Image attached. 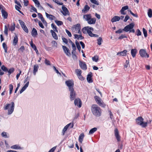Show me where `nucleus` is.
<instances>
[{
    "label": "nucleus",
    "instance_id": "47",
    "mask_svg": "<svg viewBox=\"0 0 152 152\" xmlns=\"http://www.w3.org/2000/svg\"><path fill=\"white\" fill-rule=\"evenodd\" d=\"M18 21L21 27L25 26L24 23L22 20H19Z\"/></svg>",
    "mask_w": 152,
    "mask_h": 152
},
{
    "label": "nucleus",
    "instance_id": "51",
    "mask_svg": "<svg viewBox=\"0 0 152 152\" xmlns=\"http://www.w3.org/2000/svg\"><path fill=\"white\" fill-rule=\"evenodd\" d=\"M142 31L143 32V34H144V36L145 37H147V31L146 29L143 28L142 29Z\"/></svg>",
    "mask_w": 152,
    "mask_h": 152
},
{
    "label": "nucleus",
    "instance_id": "55",
    "mask_svg": "<svg viewBox=\"0 0 152 152\" xmlns=\"http://www.w3.org/2000/svg\"><path fill=\"white\" fill-rule=\"evenodd\" d=\"M8 28L6 26H5L4 33L7 35H8Z\"/></svg>",
    "mask_w": 152,
    "mask_h": 152
},
{
    "label": "nucleus",
    "instance_id": "50",
    "mask_svg": "<svg viewBox=\"0 0 152 152\" xmlns=\"http://www.w3.org/2000/svg\"><path fill=\"white\" fill-rule=\"evenodd\" d=\"M102 40V38L101 37H100L97 39V43L99 45H100L101 44V42Z\"/></svg>",
    "mask_w": 152,
    "mask_h": 152
},
{
    "label": "nucleus",
    "instance_id": "26",
    "mask_svg": "<svg viewBox=\"0 0 152 152\" xmlns=\"http://www.w3.org/2000/svg\"><path fill=\"white\" fill-rule=\"evenodd\" d=\"M96 21V19L95 18H91V19L88 22V23L89 24H94Z\"/></svg>",
    "mask_w": 152,
    "mask_h": 152
},
{
    "label": "nucleus",
    "instance_id": "56",
    "mask_svg": "<svg viewBox=\"0 0 152 152\" xmlns=\"http://www.w3.org/2000/svg\"><path fill=\"white\" fill-rule=\"evenodd\" d=\"M136 34L137 36H140L141 34V32L140 30L138 29L136 31Z\"/></svg>",
    "mask_w": 152,
    "mask_h": 152
},
{
    "label": "nucleus",
    "instance_id": "9",
    "mask_svg": "<svg viewBox=\"0 0 152 152\" xmlns=\"http://www.w3.org/2000/svg\"><path fill=\"white\" fill-rule=\"evenodd\" d=\"M65 83L68 87L69 90L71 88H73L74 82L72 80H69L66 81Z\"/></svg>",
    "mask_w": 152,
    "mask_h": 152
},
{
    "label": "nucleus",
    "instance_id": "18",
    "mask_svg": "<svg viewBox=\"0 0 152 152\" xmlns=\"http://www.w3.org/2000/svg\"><path fill=\"white\" fill-rule=\"evenodd\" d=\"M128 9L129 7L127 5L123 7L120 11L121 14L123 15L126 14V13L124 11L128 10Z\"/></svg>",
    "mask_w": 152,
    "mask_h": 152
},
{
    "label": "nucleus",
    "instance_id": "19",
    "mask_svg": "<svg viewBox=\"0 0 152 152\" xmlns=\"http://www.w3.org/2000/svg\"><path fill=\"white\" fill-rule=\"evenodd\" d=\"M89 29H90L92 31L94 30V29L93 28L88 26L82 29V30L84 33H86V32H87V33L88 32V31Z\"/></svg>",
    "mask_w": 152,
    "mask_h": 152
},
{
    "label": "nucleus",
    "instance_id": "32",
    "mask_svg": "<svg viewBox=\"0 0 152 152\" xmlns=\"http://www.w3.org/2000/svg\"><path fill=\"white\" fill-rule=\"evenodd\" d=\"M84 137V135L83 133H81L80 135V136L79 137V141L81 143H82Z\"/></svg>",
    "mask_w": 152,
    "mask_h": 152
},
{
    "label": "nucleus",
    "instance_id": "20",
    "mask_svg": "<svg viewBox=\"0 0 152 152\" xmlns=\"http://www.w3.org/2000/svg\"><path fill=\"white\" fill-rule=\"evenodd\" d=\"M91 31V30L90 29H89L87 33L88 34L89 36L91 37H99L98 35L93 34Z\"/></svg>",
    "mask_w": 152,
    "mask_h": 152
},
{
    "label": "nucleus",
    "instance_id": "22",
    "mask_svg": "<svg viewBox=\"0 0 152 152\" xmlns=\"http://www.w3.org/2000/svg\"><path fill=\"white\" fill-rule=\"evenodd\" d=\"M120 18L118 16H114L111 20V21L113 23L114 22L118 21L120 19Z\"/></svg>",
    "mask_w": 152,
    "mask_h": 152
},
{
    "label": "nucleus",
    "instance_id": "57",
    "mask_svg": "<svg viewBox=\"0 0 152 152\" xmlns=\"http://www.w3.org/2000/svg\"><path fill=\"white\" fill-rule=\"evenodd\" d=\"M66 32L69 37H72V34L71 32L67 29H66Z\"/></svg>",
    "mask_w": 152,
    "mask_h": 152
},
{
    "label": "nucleus",
    "instance_id": "63",
    "mask_svg": "<svg viewBox=\"0 0 152 152\" xmlns=\"http://www.w3.org/2000/svg\"><path fill=\"white\" fill-rule=\"evenodd\" d=\"M62 40L63 42L65 43L66 44H67L68 43V40L67 39L65 38H62Z\"/></svg>",
    "mask_w": 152,
    "mask_h": 152
},
{
    "label": "nucleus",
    "instance_id": "40",
    "mask_svg": "<svg viewBox=\"0 0 152 152\" xmlns=\"http://www.w3.org/2000/svg\"><path fill=\"white\" fill-rule=\"evenodd\" d=\"M75 44L76 45L77 48L78 50L79 51H80L81 47H80V45L79 43L77 41V40L75 41Z\"/></svg>",
    "mask_w": 152,
    "mask_h": 152
},
{
    "label": "nucleus",
    "instance_id": "24",
    "mask_svg": "<svg viewBox=\"0 0 152 152\" xmlns=\"http://www.w3.org/2000/svg\"><path fill=\"white\" fill-rule=\"evenodd\" d=\"M45 14L46 17L50 20H53L56 18L55 17L52 15L49 14L47 12H45Z\"/></svg>",
    "mask_w": 152,
    "mask_h": 152
},
{
    "label": "nucleus",
    "instance_id": "43",
    "mask_svg": "<svg viewBox=\"0 0 152 152\" xmlns=\"http://www.w3.org/2000/svg\"><path fill=\"white\" fill-rule=\"evenodd\" d=\"M99 59V57L98 56H96L92 57V59L93 61L96 62H97Z\"/></svg>",
    "mask_w": 152,
    "mask_h": 152
},
{
    "label": "nucleus",
    "instance_id": "13",
    "mask_svg": "<svg viewBox=\"0 0 152 152\" xmlns=\"http://www.w3.org/2000/svg\"><path fill=\"white\" fill-rule=\"evenodd\" d=\"M79 65L81 69H82L86 70L87 69V66L85 62L81 61H79Z\"/></svg>",
    "mask_w": 152,
    "mask_h": 152
},
{
    "label": "nucleus",
    "instance_id": "16",
    "mask_svg": "<svg viewBox=\"0 0 152 152\" xmlns=\"http://www.w3.org/2000/svg\"><path fill=\"white\" fill-rule=\"evenodd\" d=\"M115 136L118 141H120V136L119 134V132L117 129H115L114 131Z\"/></svg>",
    "mask_w": 152,
    "mask_h": 152
},
{
    "label": "nucleus",
    "instance_id": "2",
    "mask_svg": "<svg viewBox=\"0 0 152 152\" xmlns=\"http://www.w3.org/2000/svg\"><path fill=\"white\" fill-rule=\"evenodd\" d=\"M136 123L138 125H140L143 128H145L147 126L148 121L144 122L143 118L141 116L139 117L136 119Z\"/></svg>",
    "mask_w": 152,
    "mask_h": 152
},
{
    "label": "nucleus",
    "instance_id": "41",
    "mask_svg": "<svg viewBox=\"0 0 152 152\" xmlns=\"http://www.w3.org/2000/svg\"><path fill=\"white\" fill-rule=\"evenodd\" d=\"M2 46L5 52L6 53H7V48L6 44L5 43H3L2 44Z\"/></svg>",
    "mask_w": 152,
    "mask_h": 152
},
{
    "label": "nucleus",
    "instance_id": "39",
    "mask_svg": "<svg viewBox=\"0 0 152 152\" xmlns=\"http://www.w3.org/2000/svg\"><path fill=\"white\" fill-rule=\"evenodd\" d=\"M148 15L149 18H151L152 17V10L151 9H149L148 10Z\"/></svg>",
    "mask_w": 152,
    "mask_h": 152
},
{
    "label": "nucleus",
    "instance_id": "35",
    "mask_svg": "<svg viewBox=\"0 0 152 152\" xmlns=\"http://www.w3.org/2000/svg\"><path fill=\"white\" fill-rule=\"evenodd\" d=\"M97 128L95 127L91 129L89 131V134H93L97 130Z\"/></svg>",
    "mask_w": 152,
    "mask_h": 152
},
{
    "label": "nucleus",
    "instance_id": "23",
    "mask_svg": "<svg viewBox=\"0 0 152 152\" xmlns=\"http://www.w3.org/2000/svg\"><path fill=\"white\" fill-rule=\"evenodd\" d=\"M1 11L2 16L4 18V19L7 18L8 17V13L7 12L3 9L1 10Z\"/></svg>",
    "mask_w": 152,
    "mask_h": 152
},
{
    "label": "nucleus",
    "instance_id": "62",
    "mask_svg": "<svg viewBox=\"0 0 152 152\" xmlns=\"http://www.w3.org/2000/svg\"><path fill=\"white\" fill-rule=\"evenodd\" d=\"M39 25L40 27L42 28H44L42 23L40 21L39 22Z\"/></svg>",
    "mask_w": 152,
    "mask_h": 152
},
{
    "label": "nucleus",
    "instance_id": "37",
    "mask_svg": "<svg viewBox=\"0 0 152 152\" xmlns=\"http://www.w3.org/2000/svg\"><path fill=\"white\" fill-rule=\"evenodd\" d=\"M11 148L12 149H21V148L18 145H15L12 146Z\"/></svg>",
    "mask_w": 152,
    "mask_h": 152
},
{
    "label": "nucleus",
    "instance_id": "38",
    "mask_svg": "<svg viewBox=\"0 0 152 152\" xmlns=\"http://www.w3.org/2000/svg\"><path fill=\"white\" fill-rule=\"evenodd\" d=\"M75 72L77 76L81 74L82 71L80 69H76L75 70Z\"/></svg>",
    "mask_w": 152,
    "mask_h": 152
},
{
    "label": "nucleus",
    "instance_id": "48",
    "mask_svg": "<svg viewBox=\"0 0 152 152\" xmlns=\"http://www.w3.org/2000/svg\"><path fill=\"white\" fill-rule=\"evenodd\" d=\"M13 89V86L12 84H10L9 85V89H10V94H11L12 91Z\"/></svg>",
    "mask_w": 152,
    "mask_h": 152
},
{
    "label": "nucleus",
    "instance_id": "61",
    "mask_svg": "<svg viewBox=\"0 0 152 152\" xmlns=\"http://www.w3.org/2000/svg\"><path fill=\"white\" fill-rule=\"evenodd\" d=\"M24 49V47L23 46H22L18 50H19L23 52Z\"/></svg>",
    "mask_w": 152,
    "mask_h": 152
},
{
    "label": "nucleus",
    "instance_id": "33",
    "mask_svg": "<svg viewBox=\"0 0 152 152\" xmlns=\"http://www.w3.org/2000/svg\"><path fill=\"white\" fill-rule=\"evenodd\" d=\"M18 37L17 35H15L14 37V39L13 40V45H16L18 42Z\"/></svg>",
    "mask_w": 152,
    "mask_h": 152
},
{
    "label": "nucleus",
    "instance_id": "60",
    "mask_svg": "<svg viewBox=\"0 0 152 152\" xmlns=\"http://www.w3.org/2000/svg\"><path fill=\"white\" fill-rule=\"evenodd\" d=\"M129 18V17L128 15H127L126 16L125 18L124 19V22H126L127 21Z\"/></svg>",
    "mask_w": 152,
    "mask_h": 152
},
{
    "label": "nucleus",
    "instance_id": "25",
    "mask_svg": "<svg viewBox=\"0 0 152 152\" xmlns=\"http://www.w3.org/2000/svg\"><path fill=\"white\" fill-rule=\"evenodd\" d=\"M83 18L86 20L88 22V20H89L90 19H91V15L89 14L84 15Z\"/></svg>",
    "mask_w": 152,
    "mask_h": 152
},
{
    "label": "nucleus",
    "instance_id": "29",
    "mask_svg": "<svg viewBox=\"0 0 152 152\" xmlns=\"http://www.w3.org/2000/svg\"><path fill=\"white\" fill-rule=\"evenodd\" d=\"M90 9V7L88 5H86L84 7V8L82 10V11L84 13H86Z\"/></svg>",
    "mask_w": 152,
    "mask_h": 152
},
{
    "label": "nucleus",
    "instance_id": "7",
    "mask_svg": "<svg viewBox=\"0 0 152 152\" xmlns=\"http://www.w3.org/2000/svg\"><path fill=\"white\" fill-rule=\"evenodd\" d=\"M139 53L140 56L142 58H148L149 57L148 54L146 53L145 49H140L139 51Z\"/></svg>",
    "mask_w": 152,
    "mask_h": 152
},
{
    "label": "nucleus",
    "instance_id": "17",
    "mask_svg": "<svg viewBox=\"0 0 152 152\" xmlns=\"http://www.w3.org/2000/svg\"><path fill=\"white\" fill-rule=\"evenodd\" d=\"M127 50H124L122 51L117 53V55L123 56H125L127 54Z\"/></svg>",
    "mask_w": 152,
    "mask_h": 152
},
{
    "label": "nucleus",
    "instance_id": "15",
    "mask_svg": "<svg viewBox=\"0 0 152 152\" xmlns=\"http://www.w3.org/2000/svg\"><path fill=\"white\" fill-rule=\"evenodd\" d=\"M74 104L75 105H77L79 107H80L81 106V102L80 99L79 98L75 99Z\"/></svg>",
    "mask_w": 152,
    "mask_h": 152
},
{
    "label": "nucleus",
    "instance_id": "4",
    "mask_svg": "<svg viewBox=\"0 0 152 152\" xmlns=\"http://www.w3.org/2000/svg\"><path fill=\"white\" fill-rule=\"evenodd\" d=\"M11 105V106H10V108L8 109V115L11 114L13 111L15 106L14 103L13 102H12L11 104H7L6 106L4 107V110H7L8 109L9 107Z\"/></svg>",
    "mask_w": 152,
    "mask_h": 152
},
{
    "label": "nucleus",
    "instance_id": "58",
    "mask_svg": "<svg viewBox=\"0 0 152 152\" xmlns=\"http://www.w3.org/2000/svg\"><path fill=\"white\" fill-rule=\"evenodd\" d=\"M127 38V37L125 35H121V36H120L119 37H118V39H122L123 38Z\"/></svg>",
    "mask_w": 152,
    "mask_h": 152
},
{
    "label": "nucleus",
    "instance_id": "34",
    "mask_svg": "<svg viewBox=\"0 0 152 152\" xmlns=\"http://www.w3.org/2000/svg\"><path fill=\"white\" fill-rule=\"evenodd\" d=\"M50 32L52 34V35L53 36L54 38L56 39H57L58 36L57 35L56 33L53 30H51Z\"/></svg>",
    "mask_w": 152,
    "mask_h": 152
},
{
    "label": "nucleus",
    "instance_id": "8",
    "mask_svg": "<svg viewBox=\"0 0 152 152\" xmlns=\"http://www.w3.org/2000/svg\"><path fill=\"white\" fill-rule=\"evenodd\" d=\"M1 69L5 72H8V75H10L14 71V69L12 68L8 70L7 68L4 66L3 65L1 67Z\"/></svg>",
    "mask_w": 152,
    "mask_h": 152
},
{
    "label": "nucleus",
    "instance_id": "64",
    "mask_svg": "<svg viewBox=\"0 0 152 152\" xmlns=\"http://www.w3.org/2000/svg\"><path fill=\"white\" fill-rule=\"evenodd\" d=\"M56 147H54L52 148L48 152H54L56 149Z\"/></svg>",
    "mask_w": 152,
    "mask_h": 152
},
{
    "label": "nucleus",
    "instance_id": "10",
    "mask_svg": "<svg viewBox=\"0 0 152 152\" xmlns=\"http://www.w3.org/2000/svg\"><path fill=\"white\" fill-rule=\"evenodd\" d=\"M69 90L70 91V100L71 101H72L75 99L76 94L75 91L74 90V88H71Z\"/></svg>",
    "mask_w": 152,
    "mask_h": 152
},
{
    "label": "nucleus",
    "instance_id": "45",
    "mask_svg": "<svg viewBox=\"0 0 152 152\" xmlns=\"http://www.w3.org/2000/svg\"><path fill=\"white\" fill-rule=\"evenodd\" d=\"M23 30L26 33H28V29L26 26L25 25L22 27Z\"/></svg>",
    "mask_w": 152,
    "mask_h": 152
},
{
    "label": "nucleus",
    "instance_id": "6",
    "mask_svg": "<svg viewBox=\"0 0 152 152\" xmlns=\"http://www.w3.org/2000/svg\"><path fill=\"white\" fill-rule=\"evenodd\" d=\"M94 98L97 103L100 106L103 107H105L106 104L102 101L101 99L99 97L97 96H95L94 97Z\"/></svg>",
    "mask_w": 152,
    "mask_h": 152
},
{
    "label": "nucleus",
    "instance_id": "53",
    "mask_svg": "<svg viewBox=\"0 0 152 152\" xmlns=\"http://www.w3.org/2000/svg\"><path fill=\"white\" fill-rule=\"evenodd\" d=\"M123 31H124V29H119L118 30L116 31H115V33H116L117 34H120L121 33H122Z\"/></svg>",
    "mask_w": 152,
    "mask_h": 152
},
{
    "label": "nucleus",
    "instance_id": "59",
    "mask_svg": "<svg viewBox=\"0 0 152 152\" xmlns=\"http://www.w3.org/2000/svg\"><path fill=\"white\" fill-rule=\"evenodd\" d=\"M1 135L3 137H8L7 135V133L5 132H3L1 133Z\"/></svg>",
    "mask_w": 152,
    "mask_h": 152
},
{
    "label": "nucleus",
    "instance_id": "36",
    "mask_svg": "<svg viewBox=\"0 0 152 152\" xmlns=\"http://www.w3.org/2000/svg\"><path fill=\"white\" fill-rule=\"evenodd\" d=\"M15 25L14 23L12 24L11 26L9 28V29L11 31H13L15 30Z\"/></svg>",
    "mask_w": 152,
    "mask_h": 152
},
{
    "label": "nucleus",
    "instance_id": "31",
    "mask_svg": "<svg viewBox=\"0 0 152 152\" xmlns=\"http://www.w3.org/2000/svg\"><path fill=\"white\" fill-rule=\"evenodd\" d=\"M37 30L35 28H33L31 32V35L34 37H35L37 35Z\"/></svg>",
    "mask_w": 152,
    "mask_h": 152
},
{
    "label": "nucleus",
    "instance_id": "3",
    "mask_svg": "<svg viewBox=\"0 0 152 152\" xmlns=\"http://www.w3.org/2000/svg\"><path fill=\"white\" fill-rule=\"evenodd\" d=\"M134 26V23H131L125 26L124 30L126 32L129 31L130 32L134 33L135 32V30L133 28Z\"/></svg>",
    "mask_w": 152,
    "mask_h": 152
},
{
    "label": "nucleus",
    "instance_id": "49",
    "mask_svg": "<svg viewBox=\"0 0 152 152\" xmlns=\"http://www.w3.org/2000/svg\"><path fill=\"white\" fill-rule=\"evenodd\" d=\"M91 2L93 4H94L97 5H99V3L96 0H90Z\"/></svg>",
    "mask_w": 152,
    "mask_h": 152
},
{
    "label": "nucleus",
    "instance_id": "5",
    "mask_svg": "<svg viewBox=\"0 0 152 152\" xmlns=\"http://www.w3.org/2000/svg\"><path fill=\"white\" fill-rule=\"evenodd\" d=\"M81 26L80 24H77L74 25L72 28L73 34L79 33L81 32L80 31Z\"/></svg>",
    "mask_w": 152,
    "mask_h": 152
},
{
    "label": "nucleus",
    "instance_id": "12",
    "mask_svg": "<svg viewBox=\"0 0 152 152\" xmlns=\"http://www.w3.org/2000/svg\"><path fill=\"white\" fill-rule=\"evenodd\" d=\"M62 9L63 11L62 12L64 15L66 16V15H69V12L68 10L64 6H62Z\"/></svg>",
    "mask_w": 152,
    "mask_h": 152
},
{
    "label": "nucleus",
    "instance_id": "14",
    "mask_svg": "<svg viewBox=\"0 0 152 152\" xmlns=\"http://www.w3.org/2000/svg\"><path fill=\"white\" fill-rule=\"evenodd\" d=\"M69 125H71V126L70 127V128H72L74 124L73 123H70L65 126L62 132L63 135L65 134V132L66 131L68 128L69 127Z\"/></svg>",
    "mask_w": 152,
    "mask_h": 152
},
{
    "label": "nucleus",
    "instance_id": "1",
    "mask_svg": "<svg viewBox=\"0 0 152 152\" xmlns=\"http://www.w3.org/2000/svg\"><path fill=\"white\" fill-rule=\"evenodd\" d=\"M91 110L93 114L95 116L99 117L101 115V109L97 105L93 104L91 106Z\"/></svg>",
    "mask_w": 152,
    "mask_h": 152
},
{
    "label": "nucleus",
    "instance_id": "30",
    "mask_svg": "<svg viewBox=\"0 0 152 152\" xmlns=\"http://www.w3.org/2000/svg\"><path fill=\"white\" fill-rule=\"evenodd\" d=\"M39 66L38 65L36 64L34 66L33 73L34 75H35L36 72L37 71Z\"/></svg>",
    "mask_w": 152,
    "mask_h": 152
},
{
    "label": "nucleus",
    "instance_id": "52",
    "mask_svg": "<svg viewBox=\"0 0 152 152\" xmlns=\"http://www.w3.org/2000/svg\"><path fill=\"white\" fill-rule=\"evenodd\" d=\"M53 1L54 2L57 3L59 5H63V3L60 2L58 1L57 0H53Z\"/></svg>",
    "mask_w": 152,
    "mask_h": 152
},
{
    "label": "nucleus",
    "instance_id": "42",
    "mask_svg": "<svg viewBox=\"0 0 152 152\" xmlns=\"http://www.w3.org/2000/svg\"><path fill=\"white\" fill-rule=\"evenodd\" d=\"M55 22L58 26H61L63 24V22L61 21L55 20Z\"/></svg>",
    "mask_w": 152,
    "mask_h": 152
},
{
    "label": "nucleus",
    "instance_id": "44",
    "mask_svg": "<svg viewBox=\"0 0 152 152\" xmlns=\"http://www.w3.org/2000/svg\"><path fill=\"white\" fill-rule=\"evenodd\" d=\"M51 26L52 28L53 29L54 31L56 32H58V30L56 28V26L53 24L52 23L51 25Z\"/></svg>",
    "mask_w": 152,
    "mask_h": 152
},
{
    "label": "nucleus",
    "instance_id": "28",
    "mask_svg": "<svg viewBox=\"0 0 152 152\" xmlns=\"http://www.w3.org/2000/svg\"><path fill=\"white\" fill-rule=\"evenodd\" d=\"M91 74H88L87 76V81L89 83H92L93 82L91 79Z\"/></svg>",
    "mask_w": 152,
    "mask_h": 152
},
{
    "label": "nucleus",
    "instance_id": "46",
    "mask_svg": "<svg viewBox=\"0 0 152 152\" xmlns=\"http://www.w3.org/2000/svg\"><path fill=\"white\" fill-rule=\"evenodd\" d=\"M29 83V82H28L22 88L24 91L25 90L26 88L28 87Z\"/></svg>",
    "mask_w": 152,
    "mask_h": 152
},
{
    "label": "nucleus",
    "instance_id": "11",
    "mask_svg": "<svg viewBox=\"0 0 152 152\" xmlns=\"http://www.w3.org/2000/svg\"><path fill=\"white\" fill-rule=\"evenodd\" d=\"M62 48L64 53L69 56H71V54L69 49L65 46H62Z\"/></svg>",
    "mask_w": 152,
    "mask_h": 152
},
{
    "label": "nucleus",
    "instance_id": "27",
    "mask_svg": "<svg viewBox=\"0 0 152 152\" xmlns=\"http://www.w3.org/2000/svg\"><path fill=\"white\" fill-rule=\"evenodd\" d=\"M137 50L136 49H132L131 50V54L133 57L134 58L136 56Z\"/></svg>",
    "mask_w": 152,
    "mask_h": 152
},
{
    "label": "nucleus",
    "instance_id": "21",
    "mask_svg": "<svg viewBox=\"0 0 152 152\" xmlns=\"http://www.w3.org/2000/svg\"><path fill=\"white\" fill-rule=\"evenodd\" d=\"M78 34H79V35L77 34H74L75 38L77 39H82L84 38V37L82 36L81 32L80 34V33Z\"/></svg>",
    "mask_w": 152,
    "mask_h": 152
},
{
    "label": "nucleus",
    "instance_id": "54",
    "mask_svg": "<svg viewBox=\"0 0 152 152\" xmlns=\"http://www.w3.org/2000/svg\"><path fill=\"white\" fill-rule=\"evenodd\" d=\"M108 113H109V115H110V118H111V119H112V118H113V114H112V113L110 111V110H109V109L108 110Z\"/></svg>",
    "mask_w": 152,
    "mask_h": 152
}]
</instances>
